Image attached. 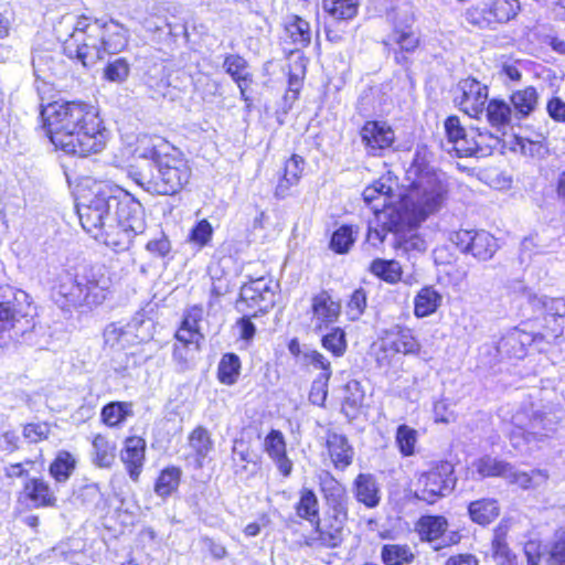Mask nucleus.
<instances>
[{
    "label": "nucleus",
    "instance_id": "nucleus-1",
    "mask_svg": "<svg viewBox=\"0 0 565 565\" xmlns=\"http://www.w3.org/2000/svg\"><path fill=\"white\" fill-rule=\"evenodd\" d=\"M82 227L115 252L130 248L146 230L145 210L122 189L106 182L93 185L76 203Z\"/></svg>",
    "mask_w": 565,
    "mask_h": 565
},
{
    "label": "nucleus",
    "instance_id": "nucleus-2",
    "mask_svg": "<svg viewBox=\"0 0 565 565\" xmlns=\"http://www.w3.org/2000/svg\"><path fill=\"white\" fill-rule=\"evenodd\" d=\"M51 142L68 154L87 157L100 152L106 129L95 108L83 102H55L41 113Z\"/></svg>",
    "mask_w": 565,
    "mask_h": 565
},
{
    "label": "nucleus",
    "instance_id": "nucleus-3",
    "mask_svg": "<svg viewBox=\"0 0 565 565\" xmlns=\"http://www.w3.org/2000/svg\"><path fill=\"white\" fill-rule=\"evenodd\" d=\"M415 178L402 201L385 212V225L395 231L418 226L430 215L439 212L448 199V184L441 172L430 167H418Z\"/></svg>",
    "mask_w": 565,
    "mask_h": 565
},
{
    "label": "nucleus",
    "instance_id": "nucleus-4",
    "mask_svg": "<svg viewBox=\"0 0 565 565\" xmlns=\"http://www.w3.org/2000/svg\"><path fill=\"white\" fill-rule=\"evenodd\" d=\"M129 30L114 19H94L81 15L72 33L64 41V53L84 66L94 65L105 54L121 52L129 42Z\"/></svg>",
    "mask_w": 565,
    "mask_h": 565
},
{
    "label": "nucleus",
    "instance_id": "nucleus-5",
    "mask_svg": "<svg viewBox=\"0 0 565 565\" xmlns=\"http://www.w3.org/2000/svg\"><path fill=\"white\" fill-rule=\"evenodd\" d=\"M154 169V172H148L131 167L129 177L149 193L174 195L188 184L192 173L188 160L174 147Z\"/></svg>",
    "mask_w": 565,
    "mask_h": 565
},
{
    "label": "nucleus",
    "instance_id": "nucleus-6",
    "mask_svg": "<svg viewBox=\"0 0 565 565\" xmlns=\"http://www.w3.org/2000/svg\"><path fill=\"white\" fill-rule=\"evenodd\" d=\"M30 296L9 287L0 300V347L29 341L35 327Z\"/></svg>",
    "mask_w": 565,
    "mask_h": 565
},
{
    "label": "nucleus",
    "instance_id": "nucleus-7",
    "mask_svg": "<svg viewBox=\"0 0 565 565\" xmlns=\"http://www.w3.org/2000/svg\"><path fill=\"white\" fill-rule=\"evenodd\" d=\"M109 278L102 266H84L74 276L67 274L56 287L55 295L74 307L100 305L107 296Z\"/></svg>",
    "mask_w": 565,
    "mask_h": 565
},
{
    "label": "nucleus",
    "instance_id": "nucleus-8",
    "mask_svg": "<svg viewBox=\"0 0 565 565\" xmlns=\"http://www.w3.org/2000/svg\"><path fill=\"white\" fill-rule=\"evenodd\" d=\"M519 0H473L467 8L466 21L479 29L495 30L508 23L520 12Z\"/></svg>",
    "mask_w": 565,
    "mask_h": 565
},
{
    "label": "nucleus",
    "instance_id": "nucleus-9",
    "mask_svg": "<svg viewBox=\"0 0 565 565\" xmlns=\"http://www.w3.org/2000/svg\"><path fill=\"white\" fill-rule=\"evenodd\" d=\"M456 483L454 466L448 461H440L417 477L414 495L418 500L433 504L440 498L449 495Z\"/></svg>",
    "mask_w": 565,
    "mask_h": 565
},
{
    "label": "nucleus",
    "instance_id": "nucleus-10",
    "mask_svg": "<svg viewBox=\"0 0 565 565\" xmlns=\"http://www.w3.org/2000/svg\"><path fill=\"white\" fill-rule=\"evenodd\" d=\"M277 286L271 279L265 277L252 279L242 286L236 309L246 313L252 311L253 317H256L258 312L268 311L275 305V288Z\"/></svg>",
    "mask_w": 565,
    "mask_h": 565
},
{
    "label": "nucleus",
    "instance_id": "nucleus-11",
    "mask_svg": "<svg viewBox=\"0 0 565 565\" xmlns=\"http://www.w3.org/2000/svg\"><path fill=\"white\" fill-rule=\"evenodd\" d=\"M414 17L405 12L396 18L392 32L383 40V44L394 51L395 62L399 65L408 64L407 53H414L419 45V35L413 29Z\"/></svg>",
    "mask_w": 565,
    "mask_h": 565
},
{
    "label": "nucleus",
    "instance_id": "nucleus-12",
    "mask_svg": "<svg viewBox=\"0 0 565 565\" xmlns=\"http://www.w3.org/2000/svg\"><path fill=\"white\" fill-rule=\"evenodd\" d=\"M450 241L463 254H470L480 262L491 259L499 249L497 238L483 230H459Z\"/></svg>",
    "mask_w": 565,
    "mask_h": 565
},
{
    "label": "nucleus",
    "instance_id": "nucleus-13",
    "mask_svg": "<svg viewBox=\"0 0 565 565\" xmlns=\"http://www.w3.org/2000/svg\"><path fill=\"white\" fill-rule=\"evenodd\" d=\"M488 87L475 78L461 79L456 88L455 103L470 117L479 118L484 113Z\"/></svg>",
    "mask_w": 565,
    "mask_h": 565
},
{
    "label": "nucleus",
    "instance_id": "nucleus-14",
    "mask_svg": "<svg viewBox=\"0 0 565 565\" xmlns=\"http://www.w3.org/2000/svg\"><path fill=\"white\" fill-rule=\"evenodd\" d=\"M360 136L367 154L373 157L381 156L395 140L391 126L377 120L366 121L360 130Z\"/></svg>",
    "mask_w": 565,
    "mask_h": 565
},
{
    "label": "nucleus",
    "instance_id": "nucleus-15",
    "mask_svg": "<svg viewBox=\"0 0 565 565\" xmlns=\"http://www.w3.org/2000/svg\"><path fill=\"white\" fill-rule=\"evenodd\" d=\"M319 482L334 519L344 522L348 518V495L344 487L329 471L319 475Z\"/></svg>",
    "mask_w": 565,
    "mask_h": 565
},
{
    "label": "nucleus",
    "instance_id": "nucleus-16",
    "mask_svg": "<svg viewBox=\"0 0 565 565\" xmlns=\"http://www.w3.org/2000/svg\"><path fill=\"white\" fill-rule=\"evenodd\" d=\"M448 527V521L443 515H423L416 522L415 529L422 541H427L433 545L434 550L439 551L457 540H446L444 534Z\"/></svg>",
    "mask_w": 565,
    "mask_h": 565
},
{
    "label": "nucleus",
    "instance_id": "nucleus-17",
    "mask_svg": "<svg viewBox=\"0 0 565 565\" xmlns=\"http://www.w3.org/2000/svg\"><path fill=\"white\" fill-rule=\"evenodd\" d=\"M146 452V441L139 436L126 438L124 448L120 452V459L125 463L129 477L138 481L141 473Z\"/></svg>",
    "mask_w": 565,
    "mask_h": 565
},
{
    "label": "nucleus",
    "instance_id": "nucleus-18",
    "mask_svg": "<svg viewBox=\"0 0 565 565\" xmlns=\"http://www.w3.org/2000/svg\"><path fill=\"white\" fill-rule=\"evenodd\" d=\"M265 450L284 477L292 471V461L287 457L286 441L280 430L273 429L265 438Z\"/></svg>",
    "mask_w": 565,
    "mask_h": 565
},
{
    "label": "nucleus",
    "instance_id": "nucleus-19",
    "mask_svg": "<svg viewBox=\"0 0 565 565\" xmlns=\"http://www.w3.org/2000/svg\"><path fill=\"white\" fill-rule=\"evenodd\" d=\"M445 131L448 142L452 145V150L458 157H471L472 146L476 145L470 142L471 130L467 131L457 116H449L445 120Z\"/></svg>",
    "mask_w": 565,
    "mask_h": 565
},
{
    "label": "nucleus",
    "instance_id": "nucleus-20",
    "mask_svg": "<svg viewBox=\"0 0 565 565\" xmlns=\"http://www.w3.org/2000/svg\"><path fill=\"white\" fill-rule=\"evenodd\" d=\"M173 146L160 137L142 136L138 138L135 156L156 167L162 157L167 156Z\"/></svg>",
    "mask_w": 565,
    "mask_h": 565
},
{
    "label": "nucleus",
    "instance_id": "nucleus-21",
    "mask_svg": "<svg viewBox=\"0 0 565 565\" xmlns=\"http://www.w3.org/2000/svg\"><path fill=\"white\" fill-rule=\"evenodd\" d=\"M327 447L335 468L345 469L352 463L354 450L344 435L328 430Z\"/></svg>",
    "mask_w": 565,
    "mask_h": 565
},
{
    "label": "nucleus",
    "instance_id": "nucleus-22",
    "mask_svg": "<svg viewBox=\"0 0 565 565\" xmlns=\"http://www.w3.org/2000/svg\"><path fill=\"white\" fill-rule=\"evenodd\" d=\"M530 343V335L515 329L498 341L497 351L502 358L522 359L525 356L526 345Z\"/></svg>",
    "mask_w": 565,
    "mask_h": 565
},
{
    "label": "nucleus",
    "instance_id": "nucleus-23",
    "mask_svg": "<svg viewBox=\"0 0 565 565\" xmlns=\"http://www.w3.org/2000/svg\"><path fill=\"white\" fill-rule=\"evenodd\" d=\"M356 500L367 508H375L381 501V490L376 478L371 473H360L353 482Z\"/></svg>",
    "mask_w": 565,
    "mask_h": 565
},
{
    "label": "nucleus",
    "instance_id": "nucleus-24",
    "mask_svg": "<svg viewBox=\"0 0 565 565\" xmlns=\"http://www.w3.org/2000/svg\"><path fill=\"white\" fill-rule=\"evenodd\" d=\"M305 160L301 156L292 154L285 163L284 175L279 180L275 195L285 199L291 186L296 185L302 174Z\"/></svg>",
    "mask_w": 565,
    "mask_h": 565
},
{
    "label": "nucleus",
    "instance_id": "nucleus-25",
    "mask_svg": "<svg viewBox=\"0 0 565 565\" xmlns=\"http://www.w3.org/2000/svg\"><path fill=\"white\" fill-rule=\"evenodd\" d=\"M312 312L319 321L317 328L321 329L322 324L332 323L338 319L340 305L333 301L327 291H321L312 298Z\"/></svg>",
    "mask_w": 565,
    "mask_h": 565
},
{
    "label": "nucleus",
    "instance_id": "nucleus-26",
    "mask_svg": "<svg viewBox=\"0 0 565 565\" xmlns=\"http://www.w3.org/2000/svg\"><path fill=\"white\" fill-rule=\"evenodd\" d=\"M365 392L356 380L349 381L344 386V395L341 412L349 420H353L363 407Z\"/></svg>",
    "mask_w": 565,
    "mask_h": 565
},
{
    "label": "nucleus",
    "instance_id": "nucleus-27",
    "mask_svg": "<svg viewBox=\"0 0 565 565\" xmlns=\"http://www.w3.org/2000/svg\"><path fill=\"white\" fill-rule=\"evenodd\" d=\"M558 422L542 412H534L525 424L527 436L535 441L550 438L557 430Z\"/></svg>",
    "mask_w": 565,
    "mask_h": 565
},
{
    "label": "nucleus",
    "instance_id": "nucleus-28",
    "mask_svg": "<svg viewBox=\"0 0 565 565\" xmlns=\"http://www.w3.org/2000/svg\"><path fill=\"white\" fill-rule=\"evenodd\" d=\"M468 513L472 522L480 525H488L498 518L500 507L495 499L483 498L472 501L468 505Z\"/></svg>",
    "mask_w": 565,
    "mask_h": 565
},
{
    "label": "nucleus",
    "instance_id": "nucleus-29",
    "mask_svg": "<svg viewBox=\"0 0 565 565\" xmlns=\"http://www.w3.org/2000/svg\"><path fill=\"white\" fill-rule=\"evenodd\" d=\"M131 402H109L100 411L102 422L108 427H119L128 417L134 416Z\"/></svg>",
    "mask_w": 565,
    "mask_h": 565
},
{
    "label": "nucleus",
    "instance_id": "nucleus-30",
    "mask_svg": "<svg viewBox=\"0 0 565 565\" xmlns=\"http://www.w3.org/2000/svg\"><path fill=\"white\" fill-rule=\"evenodd\" d=\"M441 295L431 286L422 288L414 299V313L418 318L433 315L441 305Z\"/></svg>",
    "mask_w": 565,
    "mask_h": 565
},
{
    "label": "nucleus",
    "instance_id": "nucleus-31",
    "mask_svg": "<svg viewBox=\"0 0 565 565\" xmlns=\"http://www.w3.org/2000/svg\"><path fill=\"white\" fill-rule=\"evenodd\" d=\"M510 100L514 107V117L522 119L530 116L536 108L539 95L533 86L512 93Z\"/></svg>",
    "mask_w": 565,
    "mask_h": 565
},
{
    "label": "nucleus",
    "instance_id": "nucleus-32",
    "mask_svg": "<svg viewBox=\"0 0 565 565\" xmlns=\"http://www.w3.org/2000/svg\"><path fill=\"white\" fill-rule=\"evenodd\" d=\"M24 492L31 500L34 508L52 507L56 498L51 491L49 484L42 479L33 478L24 484Z\"/></svg>",
    "mask_w": 565,
    "mask_h": 565
},
{
    "label": "nucleus",
    "instance_id": "nucleus-33",
    "mask_svg": "<svg viewBox=\"0 0 565 565\" xmlns=\"http://www.w3.org/2000/svg\"><path fill=\"white\" fill-rule=\"evenodd\" d=\"M285 31L296 49L307 47L311 43L310 24L298 15L287 19Z\"/></svg>",
    "mask_w": 565,
    "mask_h": 565
},
{
    "label": "nucleus",
    "instance_id": "nucleus-34",
    "mask_svg": "<svg viewBox=\"0 0 565 565\" xmlns=\"http://www.w3.org/2000/svg\"><path fill=\"white\" fill-rule=\"evenodd\" d=\"M124 328L132 345L152 338L153 322L141 312L136 313L129 322L124 324Z\"/></svg>",
    "mask_w": 565,
    "mask_h": 565
},
{
    "label": "nucleus",
    "instance_id": "nucleus-35",
    "mask_svg": "<svg viewBox=\"0 0 565 565\" xmlns=\"http://www.w3.org/2000/svg\"><path fill=\"white\" fill-rule=\"evenodd\" d=\"M223 67L225 68V72L235 81L241 90L242 97L245 98L246 85L252 81L250 75L246 72V60L239 55L228 54L225 56Z\"/></svg>",
    "mask_w": 565,
    "mask_h": 565
},
{
    "label": "nucleus",
    "instance_id": "nucleus-36",
    "mask_svg": "<svg viewBox=\"0 0 565 565\" xmlns=\"http://www.w3.org/2000/svg\"><path fill=\"white\" fill-rule=\"evenodd\" d=\"M383 218H385V214ZM383 224H385V220H383ZM384 228L391 231L386 225H384ZM416 228L417 226H409L401 231L392 230V234L394 235L393 245L395 248H401L404 252L424 250L425 242L415 233Z\"/></svg>",
    "mask_w": 565,
    "mask_h": 565
},
{
    "label": "nucleus",
    "instance_id": "nucleus-37",
    "mask_svg": "<svg viewBox=\"0 0 565 565\" xmlns=\"http://www.w3.org/2000/svg\"><path fill=\"white\" fill-rule=\"evenodd\" d=\"M484 111L488 121L498 131L505 128L511 122L512 116H514L510 105L501 99H491Z\"/></svg>",
    "mask_w": 565,
    "mask_h": 565
},
{
    "label": "nucleus",
    "instance_id": "nucleus-38",
    "mask_svg": "<svg viewBox=\"0 0 565 565\" xmlns=\"http://www.w3.org/2000/svg\"><path fill=\"white\" fill-rule=\"evenodd\" d=\"M73 498L75 503L90 510L98 509L104 502V494L96 482H87L79 486L74 490Z\"/></svg>",
    "mask_w": 565,
    "mask_h": 565
},
{
    "label": "nucleus",
    "instance_id": "nucleus-39",
    "mask_svg": "<svg viewBox=\"0 0 565 565\" xmlns=\"http://www.w3.org/2000/svg\"><path fill=\"white\" fill-rule=\"evenodd\" d=\"M472 468L481 478L502 477L505 479L510 471V463L487 455L475 460Z\"/></svg>",
    "mask_w": 565,
    "mask_h": 565
},
{
    "label": "nucleus",
    "instance_id": "nucleus-40",
    "mask_svg": "<svg viewBox=\"0 0 565 565\" xmlns=\"http://www.w3.org/2000/svg\"><path fill=\"white\" fill-rule=\"evenodd\" d=\"M323 10L337 21L353 19L359 10V0H323Z\"/></svg>",
    "mask_w": 565,
    "mask_h": 565
},
{
    "label": "nucleus",
    "instance_id": "nucleus-41",
    "mask_svg": "<svg viewBox=\"0 0 565 565\" xmlns=\"http://www.w3.org/2000/svg\"><path fill=\"white\" fill-rule=\"evenodd\" d=\"M189 446L196 456V462L201 467L203 459L213 449V441L209 430L202 426L194 428L189 435Z\"/></svg>",
    "mask_w": 565,
    "mask_h": 565
},
{
    "label": "nucleus",
    "instance_id": "nucleus-42",
    "mask_svg": "<svg viewBox=\"0 0 565 565\" xmlns=\"http://www.w3.org/2000/svg\"><path fill=\"white\" fill-rule=\"evenodd\" d=\"M181 480V470L177 467H168L163 469L156 483L154 492L158 497L167 499L179 488Z\"/></svg>",
    "mask_w": 565,
    "mask_h": 565
},
{
    "label": "nucleus",
    "instance_id": "nucleus-43",
    "mask_svg": "<svg viewBox=\"0 0 565 565\" xmlns=\"http://www.w3.org/2000/svg\"><path fill=\"white\" fill-rule=\"evenodd\" d=\"M470 142L476 143L471 149V157H487L491 154L492 150L500 146L501 139L499 136L489 131H481L480 129H471Z\"/></svg>",
    "mask_w": 565,
    "mask_h": 565
},
{
    "label": "nucleus",
    "instance_id": "nucleus-44",
    "mask_svg": "<svg viewBox=\"0 0 565 565\" xmlns=\"http://www.w3.org/2000/svg\"><path fill=\"white\" fill-rule=\"evenodd\" d=\"M370 271L388 284H396L402 278V266L397 260L374 259L370 265Z\"/></svg>",
    "mask_w": 565,
    "mask_h": 565
},
{
    "label": "nucleus",
    "instance_id": "nucleus-45",
    "mask_svg": "<svg viewBox=\"0 0 565 565\" xmlns=\"http://www.w3.org/2000/svg\"><path fill=\"white\" fill-rule=\"evenodd\" d=\"M548 478V475L545 470H532L531 473L516 471L514 467L510 463V471L507 473L505 479L513 484H518L522 489H530L533 487H539L544 483Z\"/></svg>",
    "mask_w": 565,
    "mask_h": 565
},
{
    "label": "nucleus",
    "instance_id": "nucleus-46",
    "mask_svg": "<svg viewBox=\"0 0 565 565\" xmlns=\"http://www.w3.org/2000/svg\"><path fill=\"white\" fill-rule=\"evenodd\" d=\"M241 371V360L235 353L222 356L217 366V379L222 384L233 385L237 382Z\"/></svg>",
    "mask_w": 565,
    "mask_h": 565
},
{
    "label": "nucleus",
    "instance_id": "nucleus-47",
    "mask_svg": "<svg viewBox=\"0 0 565 565\" xmlns=\"http://www.w3.org/2000/svg\"><path fill=\"white\" fill-rule=\"evenodd\" d=\"M115 445L103 436L97 435L93 440V462L99 468H109L115 460Z\"/></svg>",
    "mask_w": 565,
    "mask_h": 565
},
{
    "label": "nucleus",
    "instance_id": "nucleus-48",
    "mask_svg": "<svg viewBox=\"0 0 565 565\" xmlns=\"http://www.w3.org/2000/svg\"><path fill=\"white\" fill-rule=\"evenodd\" d=\"M385 565H406L414 561V554L408 545L385 544L381 551Z\"/></svg>",
    "mask_w": 565,
    "mask_h": 565
},
{
    "label": "nucleus",
    "instance_id": "nucleus-49",
    "mask_svg": "<svg viewBox=\"0 0 565 565\" xmlns=\"http://www.w3.org/2000/svg\"><path fill=\"white\" fill-rule=\"evenodd\" d=\"M75 458L67 451H61L50 466V473L57 482H65L74 471Z\"/></svg>",
    "mask_w": 565,
    "mask_h": 565
},
{
    "label": "nucleus",
    "instance_id": "nucleus-50",
    "mask_svg": "<svg viewBox=\"0 0 565 565\" xmlns=\"http://www.w3.org/2000/svg\"><path fill=\"white\" fill-rule=\"evenodd\" d=\"M321 345L331 352L333 356H343L348 348L344 330L339 327L331 328L328 333L322 335Z\"/></svg>",
    "mask_w": 565,
    "mask_h": 565
},
{
    "label": "nucleus",
    "instance_id": "nucleus-51",
    "mask_svg": "<svg viewBox=\"0 0 565 565\" xmlns=\"http://www.w3.org/2000/svg\"><path fill=\"white\" fill-rule=\"evenodd\" d=\"M334 522L335 524L330 526L318 525L316 529L317 540L320 542V545L328 548L338 547L343 542V522H339L335 519Z\"/></svg>",
    "mask_w": 565,
    "mask_h": 565
},
{
    "label": "nucleus",
    "instance_id": "nucleus-52",
    "mask_svg": "<svg viewBox=\"0 0 565 565\" xmlns=\"http://www.w3.org/2000/svg\"><path fill=\"white\" fill-rule=\"evenodd\" d=\"M298 516L312 521L319 514V503L317 495L310 489L303 488L300 491V499L296 505Z\"/></svg>",
    "mask_w": 565,
    "mask_h": 565
},
{
    "label": "nucleus",
    "instance_id": "nucleus-53",
    "mask_svg": "<svg viewBox=\"0 0 565 565\" xmlns=\"http://www.w3.org/2000/svg\"><path fill=\"white\" fill-rule=\"evenodd\" d=\"M104 340L106 345L115 350H124L126 347L132 345L121 322L108 324L104 331Z\"/></svg>",
    "mask_w": 565,
    "mask_h": 565
},
{
    "label": "nucleus",
    "instance_id": "nucleus-54",
    "mask_svg": "<svg viewBox=\"0 0 565 565\" xmlns=\"http://www.w3.org/2000/svg\"><path fill=\"white\" fill-rule=\"evenodd\" d=\"M355 241L353 226L342 225L335 230L330 239V248L338 254L349 252Z\"/></svg>",
    "mask_w": 565,
    "mask_h": 565
},
{
    "label": "nucleus",
    "instance_id": "nucleus-55",
    "mask_svg": "<svg viewBox=\"0 0 565 565\" xmlns=\"http://www.w3.org/2000/svg\"><path fill=\"white\" fill-rule=\"evenodd\" d=\"M109 365L117 375L126 377L129 375L130 370L137 366V358L135 354L124 350H115Z\"/></svg>",
    "mask_w": 565,
    "mask_h": 565
},
{
    "label": "nucleus",
    "instance_id": "nucleus-56",
    "mask_svg": "<svg viewBox=\"0 0 565 565\" xmlns=\"http://www.w3.org/2000/svg\"><path fill=\"white\" fill-rule=\"evenodd\" d=\"M213 227L207 220H201L191 228L188 241L202 249L210 245L213 237Z\"/></svg>",
    "mask_w": 565,
    "mask_h": 565
},
{
    "label": "nucleus",
    "instance_id": "nucleus-57",
    "mask_svg": "<svg viewBox=\"0 0 565 565\" xmlns=\"http://www.w3.org/2000/svg\"><path fill=\"white\" fill-rule=\"evenodd\" d=\"M130 73V65L124 57H116L109 61L104 68V77L113 83H124Z\"/></svg>",
    "mask_w": 565,
    "mask_h": 565
},
{
    "label": "nucleus",
    "instance_id": "nucleus-58",
    "mask_svg": "<svg viewBox=\"0 0 565 565\" xmlns=\"http://www.w3.org/2000/svg\"><path fill=\"white\" fill-rule=\"evenodd\" d=\"M396 339L393 341V349L403 354H417L420 349V344L412 334L409 329L397 328Z\"/></svg>",
    "mask_w": 565,
    "mask_h": 565
},
{
    "label": "nucleus",
    "instance_id": "nucleus-59",
    "mask_svg": "<svg viewBox=\"0 0 565 565\" xmlns=\"http://www.w3.org/2000/svg\"><path fill=\"white\" fill-rule=\"evenodd\" d=\"M417 431L407 425H399L396 431V444L403 456H412L415 451Z\"/></svg>",
    "mask_w": 565,
    "mask_h": 565
},
{
    "label": "nucleus",
    "instance_id": "nucleus-60",
    "mask_svg": "<svg viewBox=\"0 0 565 565\" xmlns=\"http://www.w3.org/2000/svg\"><path fill=\"white\" fill-rule=\"evenodd\" d=\"M367 303V295L363 288L355 289L347 305V313L350 320L355 321L363 315Z\"/></svg>",
    "mask_w": 565,
    "mask_h": 565
},
{
    "label": "nucleus",
    "instance_id": "nucleus-61",
    "mask_svg": "<svg viewBox=\"0 0 565 565\" xmlns=\"http://www.w3.org/2000/svg\"><path fill=\"white\" fill-rule=\"evenodd\" d=\"M328 373H320L312 382L309 401L317 406H323L328 396Z\"/></svg>",
    "mask_w": 565,
    "mask_h": 565
},
{
    "label": "nucleus",
    "instance_id": "nucleus-62",
    "mask_svg": "<svg viewBox=\"0 0 565 565\" xmlns=\"http://www.w3.org/2000/svg\"><path fill=\"white\" fill-rule=\"evenodd\" d=\"M146 250L154 257L164 258L171 252V242L164 233L160 232L158 236L147 242Z\"/></svg>",
    "mask_w": 565,
    "mask_h": 565
},
{
    "label": "nucleus",
    "instance_id": "nucleus-63",
    "mask_svg": "<svg viewBox=\"0 0 565 565\" xmlns=\"http://www.w3.org/2000/svg\"><path fill=\"white\" fill-rule=\"evenodd\" d=\"M194 87L205 102H212L213 97L220 94V84L205 75L195 79Z\"/></svg>",
    "mask_w": 565,
    "mask_h": 565
},
{
    "label": "nucleus",
    "instance_id": "nucleus-64",
    "mask_svg": "<svg viewBox=\"0 0 565 565\" xmlns=\"http://www.w3.org/2000/svg\"><path fill=\"white\" fill-rule=\"evenodd\" d=\"M548 562L554 565H565V531H557L548 552Z\"/></svg>",
    "mask_w": 565,
    "mask_h": 565
}]
</instances>
